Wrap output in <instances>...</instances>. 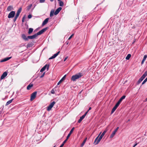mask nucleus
<instances>
[{"mask_svg": "<svg viewBox=\"0 0 147 147\" xmlns=\"http://www.w3.org/2000/svg\"><path fill=\"white\" fill-rule=\"evenodd\" d=\"M15 11H11L9 14L8 18H12L14 17L15 15Z\"/></svg>", "mask_w": 147, "mask_h": 147, "instance_id": "5", "label": "nucleus"}, {"mask_svg": "<svg viewBox=\"0 0 147 147\" xmlns=\"http://www.w3.org/2000/svg\"><path fill=\"white\" fill-rule=\"evenodd\" d=\"M11 58V57H7L6 58H4V59H3L2 60H1V62H5V61H7L9 59H10Z\"/></svg>", "mask_w": 147, "mask_h": 147, "instance_id": "19", "label": "nucleus"}, {"mask_svg": "<svg viewBox=\"0 0 147 147\" xmlns=\"http://www.w3.org/2000/svg\"><path fill=\"white\" fill-rule=\"evenodd\" d=\"M60 51L58 52L57 53L54 54L52 57L49 58V59H51L55 58L59 53Z\"/></svg>", "mask_w": 147, "mask_h": 147, "instance_id": "10", "label": "nucleus"}, {"mask_svg": "<svg viewBox=\"0 0 147 147\" xmlns=\"http://www.w3.org/2000/svg\"><path fill=\"white\" fill-rule=\"evenodd\" d=\"M7 72H4L1 76V80L3 79L7 75Z\"/></svg>", "mask_w": 147, "mask_h": 147, "instance_id": "12", "label": "nucleus"}, {"mask_svg": "<svg viewBox=\"0 0 147 147\" xmlns=\"http://www.w3.org/2000/svg\"><path fill=\"white\" fill-rule=\"evenodd\" d=\"M32 46V43L31 44H28L26 45V47L27 48H28L29 47H31Z\"/></svg>", "mask_w": 147, "mask_h": 147, "instance_id": "33", "label": "nucleus"}, {"mask_svg": "<svg viewBox=\"0 0 147 147\" xmlns=\"http://www.w3.org/2000/svg\"><path fill=\"white\" fill-rule=\"evenodd\" d=\"M59 1V5L60 6L62 7L63 5V3L62 1L60 0Z\"/></svg>", "mask_w": 147, "mask_h": 147, "instance_id": "32", "label": "nucleus"}, {"mask_svg": "<svg viewBox=\"0 0 147 147\" xmlns=\"http://www.w3.org/2000/svg\"><path fill=\"white\" fill-rule=\"evenodd\" d=\"M147 57V55H144V57L142 59V61L141 62V64H143L144 62L145 61L146 59V58Z\"/></svg>", "mask_w": 147, "mask_h": 147, "instance_id": "21", "label": "nucleus"}, {"mask_svg": "<svg viewBox=\"0 0 147 147\" xmlns=\"http://www.w3.org/2000/svg\"><path fill=\"white\" fill-rule=\"evenodd\" d=\"M22 10V8L21 7H20L17 10V12L16 13V14L15 16H17V17H18L19 16V15L20 14V13L21 12Z\"/></svg>", "mask_w": 147, "mask_h": 147, "instance_id": "13", "label": "nucleus"}, {"mask_svg": "<svg viewBox=\"0 0 147 147\" xmlns=\"http://www.w3.org/2000/svg\"><path fill=\"white\" fill-rule=\"evenodd\" d=\"M45 72H44L40 77V78H42L45 75Z\"/></svg>", "mask_w": 147, "mask_h": 147, "instance_id": "49", "label": "nucleus"}, {"mask_svg": "<svg viewBox=\"0 0 147 147\" xmlns=\"http://www.w3.org/2000/svg\"><path fill=\"white\" fill-rule=\"evenodd\" d=\"M125 95H123V96H122L120 98V99L119 100V101H120V102H121V101H122V100L124 99L125 98Z\"/></svg>", "mask_w": 147, "mask_h": 147, "instance_id": "26", "label": "nucleus"}, {"mask_svg": "<svg viewBox=\"0 0 147 147\" xmlns=\"http://www.w3.org/2000/svg\"><path fill=\"white\" fill-rule=\"evenodd\" d=\"M121 102H120V101H119L118 100V101L115 104V105L118 107L119 106V105L120 104Z\"/></svg>", "mask_w": 147, "mask_h": 147, "instance_id": "39", "label": "nucleus"}, {"mask_svg": "<svg viewBox=\"0 0 147 147\" xmlns=\"http://www.w3.org/2000/svg\"><path fill=\"white\" fill-rule=\"evenodd\" d=\"M55 102V101H53L47 107V110L49 111L54 106Z\"/></svg>", "mask_w": 147, "mask_h": 147, "instance_id": "6", "label": "nucleus"}, {"mask_svg": "<svg viewBox=\"0 0 147 147\" xmlns=\"http://www.w3.org/2000/svg\"><path fill=\"white\" fill-rule=\"evenodd\" d=\"M36 91L32 93L30 96V100L31 101H32L35 98V97H36Z\"/></svg>", "mask_w": 147, "mask_h": 147, "instance_id": "7", "label": "nucleus"}, {"mask_svg": "<svg viewBox=\"0 0 147 147\" xmlns=\"http://www.w3.org/2000/svg\"><path fill=\"white\" fill-rule=\"evenodd\" d=\"M130 121V119H128L127 121V122L128 121Z\"/></svg>", "mask_w": 147, "mask_h": 147, "instance_id": "58", "label": "nucleus"}, {"mask_svg": "<svg viewBox=\"0 0 147 147\" xmlns=\"http://www.w3.org/2000/svg\"><path fill=\"white\" fill-rule=\"evenodd\" d=\"M55 91L54 90H53V89H52L51 90V94H55Z\"/></svg>", "mask_w": 147, "mask_h": 147, "instance_id": "45", "label": "nucleus"}, {"mask_svg": "<svg viewBox=\"0 0 147 147\" xmlns=\"http://www.w3.org/2000/svg\"><path fill=\"white\" fill-rule=\"evenodd\" d=\"M83 76L82 73L80 72L72 76L71 80L73 81H76V80L81 78Z\"/></svg>", "mask_w": 147, "mask_h": 147, "instance_id": "2", "label": "nucleus"}, {"mask_svg": "<svg viewBox=\"0 0 147 147\" xmlns=\"http://www.w3.org/2000/svg\"><path fill=\"white\" fill-rule=\"evenodd\" d=\"M65 144V143H64V142H63L61 144L60 146L59 147H63V146H64Z\"/></svg>", "mask_w": 147, "mask_h": 147, "instance_id": "47", "label": "nucleus"}, {"mask_svg": "<svg viewBox=\"0 0 147 147\" xmlns=\"http://www.w3.org/2000/svg\"><path fill=\"white\" fill-rule=\"evenodd\" d=\"M147 81V77L144 80L143 82L142 83V85L141 86L144 84Z\"/></svg>", "mask_w": 147, "mask_h": 147, "instance_id": "35", "label": "nucleus"}, {"mask_svg": "<svg viewBox=\"0 0 147 147\" xmlns=\"http://www.w3.org/2000/svg\"><path fill=\"white\" fill-rule=\"evenodd\" d=\"M32 6V4H30L28 6L26 7V10L27 11H29L30 10V9H31Z\"/></svg>", "mask_w": 147, "mask_h": 147, "instance_id": "24", "label": "nucleus"}, {"mask_svg": "<svg viewBox=\"0 0 147 147\" xmlns=\"http://www.w3.org/2000/svg\"><path fill=\"white\" fill-rule=\"evenodd\" d=\"M42 34V32L41 31V30H40V31H39V32H38L37 33H36V34H35L36 35V37H37L39 35H40L41 34Z\"/></svg>", "mask_w": 147, "mask_h": 147, "instance_id": "27", "label": "nucleus"}, {"mask_svg": "<svg viewBox=\"0 0 147 147\" xmlns=\"http://www.w3.org/2000/svg\"><path fill=\"white\" fill-rule=\"evenodd\" d=\"M13 9L12 6L11 5L8 6L7 9V10L8 11H10Z\"/></svg>", "mask_w": 147, "mask_h": 147, "instance_id": "16", "label": "nucleus"}, {"mask_svg": "<svg viewBox=\"0 0 147 147\" xmlns=\"http://www.w3.org/2000/svg\"><path fill=\"white\" fill-rule=\"evenodd\" d=\"M49 65L46 64L43 67H42L40 70V72H42L44 71L47 68V70H48L49 69Z\"/></svg>", "mask_w": 147, "mask_h": 147, "instance_id": "8", "label": "nucleus"}, {"mask_svg": "<svg viewBox=\"0 0 147 147\" xmlns=\"http://www.w3.org/2000/svg\"><path fill=\"white\" fill-rule=\"evenodd\" d=\"M33 9H34V8H32V10H33Z\"/></svg>", "mask_w": 147, "mask_h": 147, "instance_id": "60", "label": "nucleus"}, {"mask_svg": "<svg viewBox=\"0 0 147 147\" xmlns=\"http://www.w3.org/2000/svg\"><path fill=\"white\" fill-rule=\"evenodd\" d=\"M33 86V84L30 83L27 86V89L29 90L31 89V88Z\"/></svg>", "mask_w": 147, "mask_h": 147, "instance_id": "18", "label": "nucleus"}, {"mask_svg": "<svg viewBox=\"0 0 147 147\" xmlns=\"http://www.w3.org/2000/svg\"><path fill=\"white\" fill-rule=\"evenodd\" d=\"M28 19H30L32 17V15L31 14H29L28 16Z\"/></svg>", "mask_w": 147, "mask_h": 147, "instance_id": "44", "label": "nucleus"}, {"mask_svg": "<svg viewBox=\"0 0 147 147\" xmlns=\"http://www.w3.org/2000/svg\"><path fill=\"white\" fill-rule=\"evenodd\" d=\"M61 9L62 8L61 7H59L54 12V15H55L58 14Z\"/></svg>", "mask_w": 147, "mask_h": 147, "instance_id": "11", "label": "nucleus"}, {"mask_svg": "<svg viewBox=\"0 0 147 147\" xmlns=\"http://www.w3.org/2000/svg\"><path fill=\"white\" fill-rule=\"evenodd\" d=\"M45 1V0H39V2L40 3H44Z\"/></svg>", "mask_w": 147, "mask_h": 147, "instance_id": "46", "label": "nucleus"}, {"mask_svg": "<svg viewBox=\"0 0 147 147\" xmlns=\"http://www.w3.org/2000/svg\"><path fill=\"white\" fill-rule=\"evenodd\" d=\"M142 81V80L140 78V79H139L138 81L136 83V84L137 85L139 84Z\"/></svg>", "mask_w": 147, "mask_h": 147, "instance_id": "34", "label": "nucleus"}, {"mask_svg": "<svg viewBox=\"0 0 147 147\" xmlns=\"http://www.w3.org/2000/svg\"><path fill=\"white\" fill-rule=\"evenodd\" d=\"M135 40H134V41H133V42H132V44H134L135 43Z\"/></svg>", "mask_w": 147, "mask_h": 147, "instance_id": "55", "label": "nucleus"}, {"mask_svg": "<svg viewBox=\"0 0 147 147\" xmlns=\"http://www.w3.org/2000/svg\"><path fill=\"white\" fill-rule=\"evenodd\" d=\"M118 106L115 105L114 107L112 109L111 111V114L113 113L115 111L117 108L118 107Z\"/></svg>", "mask_w": 147, "mask_h": 147, "instance_id": "17", "label": "nucleus"}, {"mask_svg": "<svg viewBox=\"0 0 147 147\" xmlns=\"http://www.w3.org/2000/svg\"><path fill=\"white\" fill-rule=\"evenodd\" d=\"M88 111H87L86 112V113H85V114L83 115V116H84V117L86 116L87 113H88Z\"/></svg>", "mask_w": 147, "mask_h": 147, "instance_id": "41", "label": "nucleus"}, {"mask_svg": "<svg viewBox=\"0 0 147 147\" xmlns=\"http://www.w3.org/2000/svg\"><path fill=\"white\" fill-rule=\"evenodd\" d=\"M82 91H81L79 93V94H80L82 92Z\"/></svg>", "mask_w": 147, "mask_h": 147, "instance_id": "56", "label": "nucleus"}, {"mask_svg": "<svg viewBox=\"0 0 147 147\" xmlns=\"http://www.w3.org/2000/svg\"><path fill=\"white\" fill-rule=\"evenodd\" d=\"M54 10H52L51 11L50 14V17H52L53 16L54 14Z\"/></svg>", "mask_w": 147, "mask_h": 147, "instance_id": "28", "label": "nucleus"}, {"mask_svg": "<svg viewBox=\"0 0 147 147\" xmlns=\"http://www.w3.org/2000/svg\"><path fill=\"white\" fill-rule=\"evenodd\" d=\"M48 28V27H46V28H45L43 29H42L41 30V31L43 33H44V32H45L47 30Z\"/></svg>", "mask_w": 147, "mask_h": 147, "instance_id": "31", "label": "nucleus"}, {"mask_svg": "<svg viewBox=\"0 0 147 147\" xmlns=\"http://www.w3.org/2000/svg\"><path fill=\"white\" fill-rule=\"evenodd\" d=\"M53 147H55V146H54Z\"/></svg>", "mask_w": 147, "mask_h": 147, "instance_id": "59", "label": "nucleus"}, {"mask_svg": "<svg viewBox=\"0 0 147 147\" xmlns=\"http://www.w3.org/2000/svg\"><path fill=\"white\" fill-rule=\"evenodd\" d=\"M49 18H46L44 21H43L42 24V26H43L45 25L48 22L49 20Z\"/></svg>", "mask_w": 147, "mask_h": 147, "instance_id": "15", "label": "nucleus"}, {"mask_svg": "<svg viewBox=\"0 0 147 147\" xmlns=\"http://www.w3.org/2000/svg\"><path fill=\"white\" fill-rule=\"evenodd\" d=\"M33 29L32 28H29L28 31V34H30L33 31Z\"/></svg>", "mask_w": 147, "mask_h": 147, "instance_id": "23", "label": "nucleus"}, {"mask_svg": "<svg viewBox=\"0 0 147 147\" xmlns=\"http://www.w3.org/2000/svg\"><path fill=\"white\" fill-rule=\"evenodd\" d=\"M66 76V75H65L63 76V78L61 79L60 80V81L57 83V85H59L60 83H61L63 80H64L65 79Z\"/></svg>", "mask_w": 147, "mask_h": 147, "instance_id": "14", "label": "nucleus"}, {"mask_svg": "<svg viewBox=\"0 0 147 147\" xmlns=\"http://www.w3.org/2000/svg\"><path fill=\"white\" fill-rule=\"evenodd\" d=\"M25 18H26L25 16L24 15L22 18V22H24Z\"/></svg>", "mask_w": 147, "mask_h": 147, "instance_id": "38", "label": "nucleus"}, {"mask_svg": "<svg viewBox=\"0 0 147 147\" xmlns=\"http://www.w3.org/2000/svg\"><path fill=\"white\" fill-rule=\"evenodd\" d=\"M143 75L146 77L147 76V71L145 72Z\"/></svg>", "mask_w": 147, "mask_h": 147, "instance_id": "48", "label": "nucleus"}, {"mask_svg": "<svg viewBox=\"0 0 147 147\" xmlns=\"http://www.w3.org/2000/svg\"><path fill=\"white\" fill-rule=\"evenodd\" d=\"M138 144V143L135 144H134L133 147H135Z\"/></svg>", "mask_w": 147, "mask_h": 147, "instance_id": "52", "label": "nucleus"}, {"mask_svg": "<svg viewBox=\"0 0 147 147\" xmlns=\"http://www.w3.org/2000/svg\"><path fill=\"white\" fill-rule=\"evenodd\" d=\"M88 111H87L86 112V113H85V114L83 115V116H84V117L86 116L87 113H88Z\"/></svg>", "mask_w": 147, "mask_h": 147, "instance_id": "43", "label": "nucleus"}, {"mask_svg": "<svg viewBox=\"0 0 147 147\" xmlns=\"http://www.w3.org/2000/svg\"><path fill=\"white\" fill-rule=\"evenodd\" d=\"M131 56V55L130 54H129L127 55V56L126 57L125 59L126 60H129V58H130Z\"/></svg>", "mask_w": 147, "mask_h": 147, "instance_id": "29", "label": "nucleus"}, {"mask_svg": "<svg viewBox=\"0 0 147 147\" xmlns=\"http://www.w3.org/2000/svg\"><path fill=\"white\" fill-rule=\"evenodd\" d=\"M101 132L100 133V134L95 139V140H94V143H95V144L96 143V142H97V141L98 140V137L100 136V134L101 133Z\"/></svg>", "mask_w": 147, "mask_h": 147, "instance_id": "30", "label": "nucleus"}, {"mask_svg": "<svg viewBox=\"0 0 147 147\" xmlns=\"http://www.w3.org/2000/svg\"><path fill=\"white\" fill-rule=\"evenodd\" d=\"M68 56L66 57L65 58V59H64V61H65L68 58Z\"/></svg>", "mask_w": 147, "mask_h": 147, "instance_id": "50", "label": "nucleus"}, {"mask_svg": "<svg viewBox=\"0 0 147 147\" xmlns=\"http://www.w3.org/2000/svg\"><path fill=\"white\" fill-rule=\"evenodd\" d=\"M69 43V42L68 41H67L65 43V44H66L67 45Z\"/></svg>", "mask_w": 147, "mask_h": 147, "instance_id": "51", "label": "nucleus"}, {"mask_svg": "<svg viewBox=\"0 0 147 147\" xmlns=\"http://www.w3.org/2000/svg\"><path fill=\"white\" fill-rule=\"evenodd\" d=\"M84 117H84V116H83V115L80 117V119L78 120V123H80L82 121V120L84 118Z\"/></svg>", "mask_w": 147, "mask_h": 147, "instance_id": "22", "label": "nucleus"}, {"mask_svg": "<svg viewBox=\"0 0 147 147\" xmlns=\"http://www.w3.org/2000/svg\"><path fill=\"white\" fill-rule=\"evenodd\" d=\"M74 128H75L74 127H73L71 129L69 133L68 134V135L67 136L66 139L63 142H64L65 143L66 142L67 140L70 137V135L73 132L74 130Z\"/></svg>", "mask_w": 147, "mask_h": 147, "instance_id": "4", "label": "nucleus"}, {"mask_svg": "<svg viewBox=\"0 0 147 147\" xmlns=\"http://www.w3.org/2000/svg\"><path fill=\"white\" fill-rule=\"evenodd\" d=\"M13 98L11 100H10L9 101H8L7 102L5 105V106H7L9 105V104L11 103L13 101Z\"/></svg>", "mask_w": 147, "mask_h": 147, "instance_id": "25", "label": "nucleus"}, {"mask_svg": "<svg viewBox=\"0 0 147 147\" xmlns=\"http://www.w3.org/2000/svg\"><path fill=\"white\" fill-rule=\"evenodd\" d=\"M107 130H105L104 131L102 132V134L99 137L98 140L97 141L96 143L95 144V145H97L98 144V143L100 141V140L102 139V138L105 135V134L107 132Z\"/></svg>", "mask_w": 147, "mask_h": 147, "instance_id": "3", "label": "nucleus"}, {"mask_svg": "<svg viewBox=\"0 0 147 147\" xmlns=\"http://www.w3.org/2000/svg\"><path fill=\"white\" fill-rule=\"evenodd\" d=\"M51 2H53L54 0H50Z\"/></svg>", "mask_w": 147, "mask_h": 147, "instance_id": "57", "label": "nucleus"}, {"mask_svg": "<svg viewBox=\"0 0 147 147\" xmlns=\"http://www.w3.org/2000/svg\"><path fill=\"white\" fill-rule=\"evenodd\" d=\"M119 127H117L115 129V130L112 132V134L111 135L110 138H113L115 135V134H116V133L117 132V131L118 130V129H119Z\"/></svg>", "mask_w": 147, "mask_h": 147, "instance_id": "9", "label": "nucleus"}, {"mask_svg": "<svg viewBox=\"0 0 147 147\" xmlns=\"http://www.w3.org/2000/svg\"><path fill=\"white\" fill-rule=\"evenodd\" d=\"M87 137H86L85 138V139H84V140L83 141L82 143L81 144V145L80 146V147H83V146H84L85 143V142L87 140Z\"/></svg>", "mask_w": 147, "mask_h": 147, "instance_id": "20", "label": "nucleus"}, {"mask_svg": "<svg viewBox=\"0 0 147 147\" xmlns=\"http://www.w3.org/2000/svg\"><path fill=\"white\" fill-rule=\"evenodd\" d=\"M21 37L25 41H28V39H32L36 37L35 34L32 36H28L27 37L26 35L24 34H22Z\"/></svg>", "mask_w": 147, "mask_h": 147, "instance_id": "1", "label": "nucleus"}, {"mask_svg": "<svg viewBox=\"0 0 147 147\" xmlns=\"http://www.w3.org/2000/svg\"><path fill=\"white\" fill-rule=\"evenodd\" d=\"M74 35V34H71L70 36L69 37V38L68 39V40H70L73 37V36Z\"/></svg>", "mask_w": 147, "mask_h": 147, "instance_id": "40", "label": "nucleus"}, {"mask_svg": "<svg viewBox=\"0 0 147 147\" xmlns=\"http://www.w3.org/2000/svg\"><path fill=\"white\" fill-rule=\"evenodd\" d=\"M88 111H87L86 112V113H85V114L83 115V116H84V117L86 116L87 113H88Z\"/></svg>", "mask_w": 147, "mask_h": 147, "instance_id": "42", "label": "nucleus"}, {"mask_svg": "<svg viewBox=\"0 0 147 147\" xmlns=\"http://www.w3.org/2000/svg\"><path fill=\"white\" fill-rule=\"evenodd\" d=\"M91 109H92V108L91 107H89L88 111H89V110H90Z\"/></svg>", "mask_w": 147, "mask_h": 147, "instance_id": "54", "label": "nucleus"}, {"mask_svg": "<svg viewBox=\"0 0 147 147\" xmlns=\"http://www.w3.org/2000/svg\"><path fill=\"white\" fill-rule=\"evenodd\" d=\"M147 101V97L144 100V102H146Z\"/></svg>", "mask_w": 147, "mask_h": 147, "instance_id": "53", "label": "nucleus"}, {"mask_svg": "<svg viewBox=\"0 0 147 147\" xmlns=\"http://www.w3.org/2000/svg\"><path fill=\"white\" fill-rule=\"evenodd\" d=\"M18 18V17H17V16H15V17L13 19V22H15Z\"/></svg>", "mask_w": 147, "mask_h": 147, "instance_id": "36", "label": "nucleus"}, {"mask_svg": "<svg viewBox=\"0 0 147 147\" xmlns=\"http://www.w3.org/2000/svg\"><path fill=\"white\" fill-rule=\"evenodd\" d=\"M145 77L146 76L143 74L140 78L143 80Z\"/></svg>", "mask_w": 147, "mask_h": 147, "instance_id": "37", "label": "nucleus"}]
</instances>
